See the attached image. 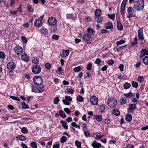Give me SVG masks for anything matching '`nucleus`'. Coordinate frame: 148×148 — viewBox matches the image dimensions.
I'll use <instances>...</instances> for the list:
<instances>
[{"instance_id":"nucleus-59","label":"nucleus","mask_w":148,"mask_h":148,"mask_svg":"<svg viewBox=\"0 0 148 148\" xmlns=\"http://www.w3.org/2000/svg\"><path fill=\"white\" fill-rule=\"evenodd\" d=\"M21 39L23 43H26L27 42L26 38L24 36H21Z\"/></svg>"},{"instance_id":"nucleus-55","label":"nucleus","mask_w":148,"mask_h":148,"mask_svg":"<svg viewBox=\"0 0 148 148\" xmlns=\"http://www.w3.org/2000/svg\"><path fill=\"white\" fill-rule=\"evenodd\" d=\"M81 70V68L80 66H78L75 67L74 69V71L76 72L79 71Z\"/></svg>"},{"instance_id":"nucleus-30","label":"nucleus","mask_w":148,"mask_h":148,"mask_svg":"<svg viewBox=\"0 0 148 148\" xmlns=\"http://www.w3.org/2000/svg\"><path fill=\"white\" fill-rule=\"evenodd\" d=\"M105 106L103 105H102L100 106L98 109L100 112L103 113L105 111Z\"/></svg>"},{"instance_id":"nucleus-35","label":"nucleus","mask_w":148,"mask_h":148,"mask_svg":"<svg viewBox=\"0 0 148 148\" xmlns=\"http://www.w3.org/2000/svg\"><path fill=\"white\" fill-rule=\"evenodd\" d=\"M125 6L121 5V13L122 16H123L124 14V12Z\"/></svg>"},{"instance_id":"nucleus-53","label":"nucleus","mask_w":148,"mask_h":148,"mask_svg":"<svg viewBox=\"0 0 148 148\" xmlns=\"http://www.w3.org/2000/svg\"><path fill=\"white\" fill-rule=\"evenodd\" d=\"M22 107L24 109H28L29 108V106L27 105L24 102H23L22 103Z\"/></svg>"},{"instance_id":"nucleus-31","label":"nucleus","mask_w":148,"mask_h":148,"mask_svg":"<svg viewBox=\"0 0 148 148\" xmlns=\"http://www.w3.org/2000/svg\"><path fill=\"white\" fill-rule=\"evenodd\" d=\"M123 86L125 89H127L130 87L131 85L130 83L127 82H125L123 85Z\"/></svg>"},{"instance_id":"nucleus-36","label":"nucleus","mask_w":148,"mask_h":148,"mask_svg":"<svg viewBox=\"0 0 148 148\" xmlns=\"http://www.w3.org/2000/svg\"><path fill=\"white\" fill-rule=\"evenodd\" d=\"M136 108V104H133L129 105V109L134 110Z\"/></svg>"},{"instance_id":"nucleus-24","label":"nucleus","mask_w":148,"mask_h":148,"mask_svg":"<svg viewBox=\"0 0 148 148\" xmlns=\"http://www.w3.org/2000/svg\"><path fill=\"white\" fill-rule=\"evenodd\" d=\"M126 120L129 122H130L132 121V115L130 114H128L125 116Z\"/></svg>"},{"instance_id":"nucleus-32","label":"nucleus","mask_w":148,"mask_h":148,"mask_svg":"<svg viewBox=\"0 0 148 148\" xmlns=\"http://www.w3.org/2000/svg\"><path fill=\"white\" fill-rule=\"evenodd\" d=\"M59 115L62 118H65L66 117V115L62 110H60L59 112Z\"/></svg>"},{"instance_id":"nucleus-52","label":"nucleus","mask_w":148,"mask_h":148,"mask_svg":"<svg viewBox=\"0 0 148 148\" xmlns=\"http://www.w3.org/2000/svg\"><path fill=\"white\" fill-rule=\"evenodd\" d=\"M5 58V53L2 51L0 52V58L4 59Z\"/></svg>"},{"instance_id":"nucleus-8","label":"nucleus","mask_w":148,"mask_h":148,"mask_svg":"<svg viewBox=\"0 0 148 148\" xmlns=\"http://www.w3.org/2000/svg\"><path fill=\"white\" fill-rule=\"evenodd\" d=\"M48 22L50 25L54 26L56 24L57 21L55 18L50 17L48 20Z\"/></svg>"},{"instance_id":"nucleus-41","label":"nucleus","mask_w":148,"mask_h":148,"mask_svg":"<svg viewBox=\"0 0 148 148\" xmlns=\"http://www.w3.org/2000/svg\"><path fill=\"white\" fill-rule=\"evenodd\" d=\"M125 42V41L123 40L122 39L120 41H118L116 42V45L117 46L121 45L124 43Z\"/></svg>"},{"instance_id":"nucleus-63","label":"nucleus","mask_w":148,"mask_h":148,"mask_svg":"<svg viewBox=\"0 0 148 148\" xmlns=\"http://www.w3.org/2000/svg\"><path fill=\"white\" fill-rule=\"evenodd\" d=\"M27 9L28 10L29 12H33V9L32 8V6L30 5L28 6Z\"/></svg>"},{"instance_id":"nucleus-26","label":"nucleus","mask_w":148,"mask_h":148,"mask_svg":"<svg viewBox=\"0 0 148 148\" xmlns=\"http://www.w3.org/2000/svg\"><path fill=\"white\" fill-rule=\"evenodd\" d=\"M95 118L98 121H101L102 119V115L99 114H97L95 116Z\"/></svg>"},{"instance_id":"nucleus-48","label":"nucleus","mask_w":148,"mask_h":148,"mask_svg":"<svg viewBox=\"0 0 148 148\" xmlns=\"http://www.w3.org/2000/svg\"><path fill=\"white\" fill-rule=\"evenodd\" d=\"M10 97L12 99L16 101H20V99L19 98L15 96L10 95Z\"/></svg>"},{"instance_id":"nucleus-19","label":"nucleus","mask_w":148,"mask_h":148,"mask_svg":"<svg viewBox=\"0 0 148 148\" xmlns=\"http://www.w3.org/2000/svg\"><path fill=\"white\" fill-rule=\"evenodd\" d=\"M101 13L102 12L100 9H97L96 10L95 12V17H97L98 16H101Z\"/></svg>"},{"instance_id":"nucleus-3","label":"nucleus","mask_w":148,"mask_h":148,"mask_svg":"<svg viewBox=\"0 0 148 148\" xmlns=\"http://www.w3.org/2000/svg\"><path fill=\"white\" fill-rule=\"evenodd\" d=\"M108 104L110 108H114L117 105V100L114 99H109L108 101Z\"/></svg>"},{"instance_id":"nucleus-47","label":"nucleus","mask_w":148,"mask_h":148,"mask_svg":"<svg viewBox=\"0 0 148 148\" xmlns=\"http://www.w3.org/2000/svg\"><path fill=\"white\" fill-rule=\"evenodd\" d=\"M38 90V87H37L36 86L32 85V91L33 92L37 91Z\"/></svg>"},{"instance_id":"nucleus-39","label":"nucleus","mask_w":148,"mask_h":148,"mask_svg":"<svg viewBox=\"0 0 148 148\" xmlns=\"http://www.w3.org/2000/svg\"><path fill=\"white\" fill-rule=\"evenodd\" d=\"M39 61V59L37 57H34V59H32V62L34 63L35 64H38Z\"/></svg>"},{"instance_id":"nucleus-54","label":"nucleus","mask_w":148,"mask_h":148,"mask_svg":"<svg viewBox=\"0 0 148 148\" xmlns=\"http://www.w3.org/2000/svg\"><path fill=\"white\" fill-rule=\"evenodd\" d=\"M92 65L91 63H88L86 66V68L87 70L89 71L91 70V69H92Z\"/></svg>"},{"instance_id":"nucleus-25","label":"nucleus","mask_w":148,"mask_h":148,"mask_svg":"<svg viewBox=\"0 0 148 148\" xmlns=\"http://www.w3.org/2000/svg\"><path fill=\"white\" fill-rule=\"evenodd\" d=\"M127 99L125 97H121L120 100V102L121 105H123L125 104L127 101Z\"/></svg>"},{"instance_id":"nucleus-29","label":"nucleus","mask_w":148,"mask_h":148,"mask_svg":"<svg viewBox=\"0 0 148 148\" xmlns=\"http://www.w3.org/2000/svg\"><path fill=\"white\" fill-rule=\"evenodd\" d=\"M16 138L21 141H25L26 140L25 137L23 135H19L18 136L16 137Z\"/></svg>"},{"instance_id":"nucleus-62","label":"nucleus","mask_w":148,"mask_h":148,"mask_svg":"<svg viewBox=\"0 0 148 148\" xmlns=\"http://www.w3.org/2000/svg\"><path fill=\"white\" fill-rule=\"evenodd\" d=\"M64 110L67 114H69L71 112L70 110L68 108H64Z\"/></svg>"},{"instance_id":"nucleus-12","label":"nucleus","mask_w":148,"mask_h":148,"mask_svg":"<svg viewBox=\"0 0 148 148\" xmlns=\"http://www.w3.org/2000/svg\"><path fill=\"white\" fill-rule=\"evenodd\" d=\"M138 37L140 39L142 40L144 39V37L143 35V30L142 28L138 30Z\"/></svg>"},{"instance_id":"nucleus-4","label":"nucleus","mask_w":148,"mask_h":148,"mask_svg":"<svg viewBox=\"0 0 148 148\" xmlns=\"http://www.w3.org/2000/svg\"><path fill=\"white\" fill-rule=\"evenodd\" d=\"M33 81L35 84L40 85L42 82V79L40 76H36L34 77Z\"/></svg>"},{"instance_id":"nucleus-9","label":"nucleus","mask_w":148,"mask_h":148,"mask_svg":"<svg viewBox=\"0 0 148 148\" xmlns=\"http://www.w3.org/2000/svg\"><path fill=\"white\" fill-rule=\"evenodd\" d=\"M90 101L92 104L95 105H97L98 102L97 98L95 96H92L90 97Z\"/></svg>"},{"instance_id":"nucleus-10","label":"nucleus","mask_w":148,"mask_h":148,"mask_svg":"<svg viewBox=\"0 0 148 148\" xmlns=\"http://www.w3.org/2000/svg\"><path fill=\"white\" fill-rule=\"evenodd\" d=\"M34 25L37 27H40L42 25V22L41 18H38L36 19L34 22Z\"/></svg>"},{"instance_id":"nucleus-28","label":"nucleus","mask_w":148,"mask_h":148,"mask_svg":"<svg viewBox=\"0 0 148 148\" xmlns=\"http://www.w3.org/2000/svg\"><path fill=\"white\" fill-rule=\"evenodd\" d=\"M39 86L38 87V92L41 93L43 92L45 90V88L44 86L42 85H39Z\"/></svg>"},{"instance_id":"nucleus-61","label":"nucleus","mask_w":148,"mask_h":148,"mask_svg":"<svg viewBox=\"0 0 148 148\" xmlns=\"http://www.w3.org/2000/svg\"><path fill=\"white\" fill-rule=\"evenodd\" d=\"M7 107L9 109L12 110L14 109V107L11 105H8Z\"/></svg>"},{"instance_id":"nucleus-7","label":"nucleus","mask_w":148,"mask_h":148,"mask_svg":"<svg viewBox=\"0 0 148 148\" xmlns=\"http://www.w3.org/2000/svg\"><path fill=\"white\" fill-rule=\"evenodd\" d=\"M72 99L70 96H66L65 99H63L62 100L63 103L65 105H69L70 103L69 102L72 101Z\"/></svg>"},{"instance_id":"nucleus-23","label":"nucleus","mask_w":148,"mask_h":148,"mask_svg":"<svg viewBox=\"0 0 148 148\" xmlns=\"http://www.w3.org/2000/svg\"><path fill=\"white\" fill-rule=\"evenodd\" d=\"M67 17L69 18H71L73 20H75L77 18V16H74L73 14H68L66 15Z\"/></svg>"},{"instance_id":"nucleus-44","label":"nucleus","mask_w":148,"mask_h":148,"mask_svg":"<svg viewBox=\"0 0 148 148\" xmlns=\"http://www.w3.org/2000/svg\"><path fill=\"white\" fill-rule=\"evenodd\" d=\"M60 101L59 98L58 97L55 98L53 100V103L55 104H57Z\"/></svg>"},{"instance_id":"nucleus-64","label":"nucleus","mask_w":148,"mask_h":148,"mask_svg":"<svg viewBox=\"0 0 148 148\" xmlns=\"http://www.w3.org/2000/svg\"><path fill=\"white\" fill-rule=\"evenodd\" d=\"M101 62V60L97 58L95 61V63L99 64Z\"/></svg>"},{"instance_id":"nucleus-17","label":"nucleus","mask_w":148,"mask_h":148,"mask_svg":"<svg viewBox=\"0 0 148 148\" xmlns=\"http://www.w3.org/2000/svg\"><path fill=\"white\" fill-rule=\"evenodd\" d=\"M21 58L22 60L26 62H27L29 60V56L25 53H24L21 56Z\"/></svg>"},{"instance_id":"nucleus-18","label":"nucleus","mask_w":148,"mask_h":148,"mask_svg":"<svg viewBox=\"0 0 148 148\" xmlns=\"http://www.w3.org/2000/svg\"><path fill=\"white\" fill-rule=\"evenodd\" d=\"M117 27L118 29L120 30H122L123 29V27L120 21H118L117 23Z\"/></svg>"},{"instance_id":"nucleus-40","label":"nucleus","mask_w":148,"mask_h":148,"mask_svg":"<svg viewBox=\"0 0 148 148\" xmlns=\"http://www.w3.org/2000/svg\"><path fill=\"white\" fill-rule=\"evenodd\" d=\"M112 113L115 115L118 116L120 114V112L119 110L115 109L113 110Z\"/></svg>"},{"instance_id":"nucleus-15","label":"nucleus","mask_w":148,"mask_h":148,"mask_svg":"<svg viewBox=\"0 0 148 148\" xmlns=\"http://www.w3.org/2000/svg\"><path fill=\"white\" fill-rule=\"evenodd\" d=\"M69 50H63L60 55L62 57H66L69 54Z\"/></svg>"},{"instance_id":"nucleus-38","label":"nucleus","mask_w":148,"mask_h":148,"mask_svg":"<svg viewBox=\"0 0 148 148\" xmlns=\"http://www.w3.org/2000/svg\"><path fill=\"white\" fill-rule=\"evenodd\" d=\"M84 98L82 96L78 95L77 97V101L78 102H82L84 101Z\"/></svg>"},{"instance_id":"nucleus-27","label":"nucleus","mask_w":148,"mask_h":148,"mask_svg":"<svg viewBox=\"0 0 148 148\" xmlns=\"http://www.w3.org/2000/svg\"><path fill=\"white\" fill-rule=\"evenodd\" d=\"M87 31L88 33L90 34L91 35H94L95 33V31L92 29L90 28H88L87 29Z\"/></svg>"},{"instance_id":"nucleus-16","label":"nucleus","mask_w":148,"mask_h":148,"mask_svg":"<svg viewBox=\"0 0 148 148\" xmlns=\"http://www.w3.org/2000/svg\"><path fill=\"white\" fill-rule=\"evenodd\" d=\"M148 54V51L144 49H142L140 52V57L142 58L145 55Z\"/></svg>"},{"instance_id":"nucleus-56","label":"nucleus","mask_w":148,"mask_h":148,"mask_svg":"<svg viewBox=\"0 0 148 148\" xmlns=\"http://www.w3.org/2000/svg\"><path fill=\"white\" fill-rule=\"evenodd\" d=\"M108 16L109 18L113 20L115 18V14H109L108 15Z\"/></svg>"},{"instance_id":"nucleus-11","label":"nucleus","mask_w":148,"mask_h":148,"mask_svg":"<svg viewBox=\"0 0 148 148\" xmlns=\"http://www.w3.org/2000/svg\"><path fill=\"white\" fill-rule=\"evenodd\" d=\"M14 49L15 52L18 55H21L23 53V49L21 47H15Z\"/></svg>"},{"instance_id":"nucleus-60","label":"nucleus","mask_w":148,"mask_h":148,"mask_svg":"<svg viewBox=\"0 0 148 148\" xmlns=\"http://www.w3.org/2000/svg\"><path fill=\"white\" fill-rule=\"evenodd\" d=\"M101 138V133L99 132L96 135L95 138L97 139H100Z\"/></svg>"},{"instance_id":"nucleus-5","label":"nucleus","mask_w":148,"mask_h":148,"mask_svg":"<svg viewBox=\"0 0 148 148\" xmlns=\"http://www.w3.org/2000/svg\"><path fill=\"white\" fill-rule=\"evenodd\" d=\"M16 66L15 64L12 62H10L8 63L7 65V68L10 71L13 70Z\"/></svg>"},{"instance_id":"nucleus-33","label":"nucleus","mask_w":148,"mask_h":148,"mask_svg":"<svg viewBox=\"0 0 148 148\" xmlns=\"http://www.w3.org/2000/svg\"><path fill=\"white\" fill-rule=\"evenodd\" d=\"M123 95L125 96L127 98H130L133 96V94L130 92L127 94L124 93Z\"/></svg>"},{"instance_id":"nucleus-46","label":"nucleus","mask_w":148,"mask_h":148,"mask_svg":"<svg viewBox=\"0 0 148 148\" xmlns=\"http://www.w3.org/2000/svg\"><path fill=\"white\" fill-rule=\"evenodd\" d=\"M21 132L24 134H27L28 133V130L26 128L23 127L21 129Z\"/></svg>"},{"instance_id":"nucleus-1","label":"nucleus","mask_w":148,"mask_h":148,"mask_svg":"<svg viewBox=\"0 0 148 148\" xmlns=\"http://www.w3.org/2000/svg\"><path fill=\"white\" fill-rule=\"evenodd\" d=\"M31 69L32 73L35 74H39L41 71L40 66L38 64L32 65Z\"/></svg>"},{"instance_id":"nucleus-21","label":"nucleus","mask_w":148,"mask_h":148,"mask_svg":"<svg viewBox=\"0 0 148 148\" xmlns=\"http://www.w3.org/2000/svg\"><path fill=\"white\" fill-rule=\"evenodd\" d=\"M113 27V25L111 22H107L106 24L105 27L106 29H112Z\"/></svg>"},{"instance_id":"nucleus-34","label":"nucleus","mask_w":148,"mask_h":148,"mask_svg":"<svg viewBox=\"0 0 148 148\" xmlns=\"http://www.w3.org/2000/svg\"><path fill=\"white\" fill-rule=\"evenodd\" d=\"M143 62L146 65H148V56L144 57L143 59Z\"/></svg>"},{"instance_id":"nucleus-42","label":"nucleus","mask_w":148,"mask_h":148,"mask_svg":"<svg viewBox=\"0 0 148 148\" xmlns=\"http://www.w3.org/2000/svg\"><path fill=\"white\" fill-rule=\"evenodd\" d=\"M75 144L76 146L78 148H80L81 147V142L78 140H76L75 142Z\"/></svg>"},{"instance_id":"nucleus-22","label":"nucleus","mask_w":148,"mask_h":148,"mask_svg":"<svg viewBox=\"0 0 148 148\" xmlns=\"http://www.w3.org/2000/svg\"><path fill=\"white\" fill-rule=\"evenodd\" d=\"M41 32L44 35H47L48 34V32L47 29L42 27L41 29Z\"/></svg>"},{"instance_id":"nucleus-51","label":"nucleus","mask_w":148,"mask_h":148,"mask_svg":"<svg viewBox=\"0 0 148 148\" xmlns=\"http://www.w3.org/2000/svg\"><path fill=\"white\" fill-rule=\"evenodd\" d=\"M144 79L143 77L141 76H139L138 78V81L140 82H143L144 81Z\"/></svg>"},{"instance_id":"nucleus-20","label":"nucleus","mask_w":148,"mask_h":148,"mask_svg":"<svg viewBox=\"0 0 148 148\" xmlns=\"http://www.w3.org/2000/svg\"><path fill=\"white\" fill-rule=\"evenodd\" d=\"M60 123H61L63 127L66 129H68V126L67 125L66 122L64 121L61 120L60 121Z\"/></svg>"},{"instance_id":"nucleus-37","label":"nucleus","mask_w":148,"mask_h":148,"mask_svg":"<svg viewBox=\"0 0 148 148\" xmlns=\"http://www.w3.org/2000/svg\"><path fill=\"white\" fill-rule=\"evenodd\" d=\"M95 19L97 21V23L101 22L102 21V18L101 16L95 17Z\"/></svg>"},{"instance_id":"nucleus-57","label":"nucleus","mask_w":148,"mask_h":148,"mask_svg":"<svg viewBox=\"0 0 148 148\" xmlns=\"http://www.w3.org/2000/svg\"><path fill=\"white\" fill-rule=\"evenodd\" d=\"M66 90H67V92L69 93L73 94L74 93V90L72 89L67 88Z\"/></svg>"},{"instance_id":"nucleus-6","label":"nucleus","mask_w":148,"mask_h":148,"mask_svg":"<svg viewBox=\"0 0 148 148\" xmlns=\"http://www.w3.org/2000/svg\"><path fill=\"white\" fill-rule=\"evenodd\" d=\"M82 39L88 44L90 43L92 40L91 36L88 34H85L83 35Z\"/></svg>"},{"instance_id":"nucleus-45","label":"nucleus","mask_w":148,"mask_h":148,"mask_svg":"<svg viewBox=\"0 0 148 148\" xmlns=\"http://www.w3.org/2000/svg\"><path fill=\"white\" fill-rule=\"evenodd\" d=\"M132 85L133 87L137 88L138 86V83L133 81L132 82Z\"/></svg>"},{"instance_id":"nucleus-50","label":"nucleus","mask_w":148,"mask_h":148,"mask_svg":"<svg viewBox=\"0 0 148 148\" xmlns=\"http://www.w3.org/2000/svg\"><path fill=\"white\" fill-rule=\"evenodd\" d=\"M31 146L33 148H37V146L36 142H32L30 143Z\"/></svg>"},{"instance_id":"nucleus-43","label":"nucleus","mask_w":148,"mask_h":148,"mask_svg":"<svg viewBox=\"0 0 148 148\" xmlns=\"http://www.w3.org/2000/svg\"><path fill=\"white\" fill-rule=\"evenodd\" d=\"M67 140V138L66 136H62L60 139V141L62 143L65 142Z\"/></svg>"},{"instance_id":"nucleus-2","label":"nucleus","mask_w":148,"mask_h":148,"mask_svg":"<svg viewBox=\"0 0 148 148\" xmlns=\"http://www.w3.org/2000/svg\"><path fill=\"white\" fill-rule=\"evenodd\" d=\"M144 4V1L143 0H138V1L137 2L136 4L133 6V8H136L138 10H140L143 9Z\"/></svg>"},{"instance_id":"nucleus-58","label":"nucleus","mask_w":148,"mask_h":148,"mask_svg":"<svg viewBox=\"0 0 148 148\" xmlns=\"http://www.w3.org/2000/svg\"><path fill=\"white\" fill-rule=\"evenodd\" d=\"M45 68L48 69H49L51 67V65L49 63H46L45 65Z\"/></svg>"},{"instance_id":"nucleus-13","label":"nucleus","mask_w":148,"mask_h":148,"mask_svg":"<svg viewBox=\"0 0 148 148\" xmlns=\"http://www.w3.org/2000/svg\"><path fill=\"white\" fill-rule=\"evenodd\" d=\"M127 12L129 15L127 16V17L128 18H131L133 16V8L132 7H129L128 8Z\"/></svg>"},{"instance_id":"nucleus-49","label":"nucleus","mask_w":148,"mask_h":148,"mask_svg":"<svg viewBox=\"0 0 148 148\" xmlns=\"http://www.w3.org/2000/svg\"><path fill=\"white\" fill-rule=\"evenodd\" d=\"M83 130L84 131V136L86 137H89L90 134L89 132L87 130Z\"/></svg>"},{"instance_id":"nucleus-14","label":"nucleus","mask_w":148,"mask_h":148,"mask_svg":"<svg viewBox=\"0 0 148 148\" xmlns=\"http://www.w3.org/2000/svg\"><path fill=\"white\" fill-rule=\"evenodd\" d=\"M101 144L99 143H98L95 141H94L92 143V146L94 148H99L101 147Z\"/></svg>"}]
</instances>
